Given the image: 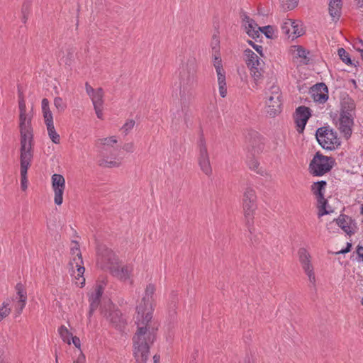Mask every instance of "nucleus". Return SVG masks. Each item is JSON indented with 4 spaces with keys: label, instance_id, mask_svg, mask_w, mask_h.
Returning <instances> with one entry per match:
<instances>
[{
    "label": "nucleus",
    "instance_id": "1",
    "mask_svg": "<svg viewBox=\"0 0 363 363\" xmlns=\"http://www.w3.org/2000/svg\"><path fill=\"white\" fill-rule=\"evenodd\" d=\"M19 130L21 135V188L27 189V171L33 156V133L31 125L33 113L28 111L22 94H19Z\"/></svg>",
    "mask_w": 363,
    "mask_h": 363
},
{
    "label": "nucleus",
    "instance_id": "2",
    "mask_svg": "<svg viewBox=\"0 0 363 363\" xmlns=\"http://www.w3.org/2000/svg\"><path fill=\"white\" fill-rule=\"evenodd\" d=\"M137 330L133 337L134 356L137 363H146L149 349L155 339L158 323L152 316H135Z\"/></svg>",
    "mask_w": 363,
    "mask_h": 363
},
{
    "label": "nucleus",
    "instance_id": "3",
    "mask_svg": "<svg viewBox=\"0 0 363 363\" xmlns=\"http://www.w3.org/2000/svg\"><path fill=\"white\" fill-rule=\"evenodd\" d=\"M196 60L189 58L179 72V99L182 109L188 106L192 97V89L196 82Z\"/></svg>",
    "mask_w": 363,
    "mask_h": 363
},
{
    "label": "nucleus",
    "instance_id": "4",
    "mask_svg": "<svg viewBox=\"0 0 363 363\" xmlns=\"http://www.w3.org/2000/svg\"><path fill=\"white\" fill-rule=\"evenodd\" d=\"M255 191L251 187L245 189L242 197V207L245 218V224L250 234H252L254 213L257 208Z\"/></svg>",
    "mask_w": 363,
    "mask_h": 363
},
{
    "label": "nucleus",
    "instance_id": "5",
    "mask_svg": "<svg viewBox=\"0 0 363 363\" xmlns=\"http://www.w3.org/2000/svg\"><path fill=\"white\" fill-rule=\"evenodd\" d=\"M155 286L152 284H149L145 289V294L141 302L136 307V315L140 316H152L153 303L155 301L154 294Z\"/></svg>",
    "mask_w": 363,
    "mask_h": 363
},
{
    "label": "nucleus",
    "instance_id": "6",
    "mask_svg": "<svg viewBox=\"0 0 363 363\" xmlns=\"http://www.w3.org/2000/svg\"><path fill=\"white\" fill-rule=\"evenodd\" d=\"M330 160V157L317 152L310 163V172L316 176H322L328 172L332 169Z\"/></svg>",
    "mask_w": 363,
    "mask_h": 363
},
{
    "label": "nucleus",
    "instance_id": "7",
    "mask_svg": "<svg viewBox=\"0 0 363 363\" xmlns=\"http://www.w3.org/2000/svg\"><path fill=\"white\" fill-rule=\"evenodd\" d=\"M116 143L117 140L113 136L106 138H99L96 141V145L97 147L101 149V154L104 157L99 161V164L100 166L104 167H113L119 166L120 162L112 160L109 161L105 155V152L108 150V147H112L113 144H116Z\"/></svg>",
    "mask_w": 363,
    "mask_h": 363
},
{
    "label": "nucleus",
    "instance_id": "8",
    "mask_svg": "<svg viewBox=\"0 0 363 363\" xmlns=\"http://www.w3.org/2000/svg\"><path fill=\"white\" fill-rule=\"evenodd\" d=\"M315 137L318 143L324 149L331 150L337 143L336 133L328 127L318 128Z\"/></svg>",
    "mask_w": 363,
    "mask_h": 363
},
{
    "label": "nucleus",
    "instance_id": "9",
    "mask_svg": "<svg viewBox=\"0 0 363 363\" xmlns=\"http://www.w3.org/2000/svg\"><path fill=\"white\" fill-rule=\"evenodd\" d=\"M245 62L250 70V74L257 83L262 77V71L259 67L260 61L258 56L251 50H245Z\"/></svg>",
    "mask_w": 363,
    "mask_h": 363
},
{
    "label": "nucleus",
    "instance_id": "10",
    "mask_svg": "<svg viewBox=\"0 0 363 363\" xmlns=\"http://www.w3.org/2000/svg\"><path fill=\"white\" fill-rule=\"evenodd\" d=\"M270 95L267 96V105L268 107L267 113L269 116L274 117L281 112V93L279 87L275 85L271 86L269 90Z\"/></svg>",
    "mask_w": 363,
    "mask_h": 363
},
{
    "label": "nucleus",
    "instance_id": "11",
    "mask_svg": "<svg viewBox=\"0 0 363 363\" xmlns=\"http://www.w3.org/2000/svg\"><path fill=\"white\" fill-rule=\"evenodd\" d=\"M98 263L104 269H111V266L116 265L118 262V259L114 252L106 246H99L98 248Z\"/></svg>",
    "mask_w": 363,
    "mask_h": 363
},
{
    "label": "nucleus",
    "instance_id": "12",
    "mask_svg": "<svg viewBox=\"0 0 363 363\" xmlns=\"http://www.w3.org/2000/svg\"><path fill=\"white\" fill-rule=\"evenodd\" d=\"M198 145L199 148V164L200 168L204 174L210 175L212 172V169L210 164L206 141L203 136L200 137Z\"/></svg>",
    "mask_w": 363,
    "mask_h": 363
},
{
    "label": "nucleus",
    "instance_id": "13",
    "mask_svg": "<svg viewBox=\"0 0 363 363\" xmlns=\"http://www.w3.org/2000/svg\"><path fill=\"white\" fill-rule=\"evenodd\" d=\"M246 138L248 141V155L255 157L260 154L264 149V143L258 133L250 132Z\"/></svg>",
    "mask_w": 363,
    "mask_h": 363
},
{
    "label": "nucleus",
    "instance_id": "14",
    "mask_svg": "<svg viewBox=\"0 0 363 363\" xmlns=\"http://www.w3.org/2000/svg\"><path fill=\"white\" fill-rule=\"evenodd\" d=\"M52 187L55 192V203L61 205L63 201V192L65 189V180L62 175L54 174L52 176Z\"/></svg>",
    "mask_w": 363,
    "mask_h": 363
},
{
    "label": "nucleus",
    "instance_id": "15",
    "mask_svg": "<svg viewBox=\"0 0 363 363\" xmlns=\"http://www.w3.org/2000/svg\"><path fill=\"white\" fill-rule=\"evenodd\" d=\"M310 116L311 112L309 108L301 106L296 108L294 115V121L297 126V131L299 133H303Z\"/></svg>",
    "mask_w": 363,
    "mask_h": 363
},
{
    "label": "nucleus",
    "instance_id": "16",
    "mask_svg": "<svg viewBox=\"0 0 363 363\" xmlns=\"http://www.w3.org/2000/svg\"><path fill=\"white\" fill-rule=\"evenodd\" d=\"M328 87L323 83L315 84L310 91L313 100L319 104H324L328 100Z\"/></svg>",
    "mask_w": 363,
    "mask_h": 363
},
{
    "label": "nucleus",
    "instance_id": "17",
    "mask_svg": "<svg viewBox=\"0 0 363 363\" xmlns=\"http://www.w3.org/2000/svg\"><path fill=\"white\" fill-rule=\"evenodd\" d=\"M282 33L286 35H289L290 33L293 34V38H297L303 35V31L302 28H300L298 23L288 19L285 21L281 26Z\"/></svg>",
    "mask_w": 363,
    "mask_h": 363
},
{
    "label": "nucleus",
    "instance_id": "18",
    "mask_svg": "<svg viewBox=\"0 0 363 363\" xmlns=\"http://www.w3.org/2000/svg\"><path fill=\"white\" fill-rule=\"evenodd\" d=\"M339 129L344 134L346 138L350 137L352 134V126L353 125L352 116L340 115Z\"/></svg>",
    "mask_w": 363,
    "mask_h": 363
},
{
    "label": "nucleus",
    "instance_id": "19",
    "mask_svg": "<svg viewBox=\"0 0 363 363\" xmlns=\"http://www.w3.org/2000/svg\"><path fill=\"white\" fill-rule=\"evenodd\" d=\"M107 318L113 326L118 330H122L126 323L125 318L122 316L121 312L118 309L111 310Z\"/></svg>",
    "mask_w": 363,
    "mask_h": 363
},
{
    "label": "nucleus",
    "instance_id": "20",
    "mask_svg": "<svg viewBox=\"0 0 363 363\" xmlns=\"http://www.w3.org/2000/svg\"><path fill=\"white\" fill-rule=\"evenodd\" d=\"M109 271L113 276L121 280L125 281L129 279L132 269L128 266H120L117 263L116 265L111 266V269Z\"/></svg>",
    "mask_w": 363,
    "mask_h": 363
},
{
    "label": "nucleus",
    "instance_id": "21",
    "mask_svg": "<svg viewBox=\"0 0 363 363\" xmlns=\"http://www.w3.org/2000/svg\"><path fill=\"white\" fill-rule=\"evenodd\" d=\"M16 298L18 299L17 301V306H16V310L17 313L21 314L23 309L24 308L27 300V295L26 292L25 291L23 286L18 283L16 286Z\"/></svg>",
    "mask_w": 363,
    "mask_h": 363
},
{
    "label": "nucleus",
    "instance_id": "22",
    "mask_svg": "<svg viewBox=\"0 0 363 363\" xmlns=\"http://www.w3.org/2000/svg\"><path fill=\"white\" fill-rule=\"evenodd\" d=\"M103 294V287L101 285L96 286L94 291L91 294L90 301L89 314L91 315L99 306L100 303L101 297Z\"/></svg>",
    "mask_w": 363,
    "mask_h": 363
},
{
    "label": "nucleus",
    "instance_id": "23",
    "mask_svg": "<svg viewBox=\"0 0 363 363\" xmlns=\"http://www.w3.org/2000/svg\"><path fill=\"white\" fill-rule=\"evenodd\" d=\"M76 250L77 251V255H75L72 260L69 262L70 269L72 272L73 270H77L80 274L82 271H85V268L83 264V259L82 257V254L80 252V250L78 246L76 247Z\"/></svg>",
    "mask_w": 363,
    "mask_h": 363
},
{
    "label": "nucleus",
    "instance_id": "24",
    "mask_svg": "<svg viewBox=\"0 0 363 363\" xmlns=\"http://www.w3.org/2000/svg\"><path fill=\"white\" fill-rule=\"evenodd\" d=\"M326 184V182L320 181L314 183L313 185L312 186V190L313 191V194L317 197L318 202H325V201H327L324 198L323 194V191L325 189Z\"/></svg>",
    "mask_w": 363,
    "mask_h": 363
},
{
    "label": "nucleus",
    "instance_id": "25",
    "mask_svg": "<svg viewBox=\"0 0 363 363\" xmlns=\"http://www.w3.org/2000/svg\"><path fill=\"white\" fill-rule=\"evenodd\" d=\"M244 27L250 37L254 39L259 37L262 27L258 26L255 21H250L249 23L244 24Z\"/></svg>",
    "mask_w": 363,
    "mask_h": 363
},
{
    "label": "nucleus",
    "instance_id": "26",
    "mask_svg": "<svg viewBox=\"0 0 363 363\" xmlns=\"http://www.w3.org/2000/svg\"><path fill=\"white\" fill-rule=\"evenodd\" d=\"M351 221V218L345 215H340L336 220L337 224L348 235L354 233L350 225Z\"/></svg>",
    "mask_w": 363,
    "mask_h": 363
},
{
    "label": "nucleus",
    "instance_id": "27",
    "mask_svg": "<svg viewBox=\"0 0 363 363\" xmlns=\"http://www.w3.org/2000/svg\"><path fill=\"white\" fill-rule=\"evenodd\" d=\"M247 164L249 166V168L257 174L260 175H264L265 173V171L262 169V167H259V162L258 160L255 158V157H253L250 155H248V161Z\"/></svg>",
    "mask_w": 363,
    "mask_h": 363
},
{
    "label": "nucleus",
    "instance_id": "28",
    "mask_svg": "<svg viewBox=\"0 0 363 363\" xmlns=\"http://www.w3.org/2000/svg\"><path fill=\"white\" fill-rule=\"evenodd\" d=\"M294 52L298 57L302 59V62L303 64H308L309 58L308 57V55L309 54V51L306 50L302 46L296 45L294 46Z\"/></svg>",
    "mask_w": 363,
    "mask_h": 363
},
{
    "label": "nucleus",
    "instance_id": "29",
    "mask_svg": "<svg viewBox=\"0 0 363 363\" xmlns=\"http://www.w3.org/2000/svg\"><path fill=\"white\" fill-rule=\"evenodd\" d=\"M47 130L48 133L49 138L50 140L55 144H59L60 141V138L59 134L56 132L54 123H50L46 125Z\"/></svg>",
    "mask_w": 363,
    "mask_h": 363
},
{
    "label": "nucleus",
    "instance_id": "30",
    "mask_svg": "<svg viewBox=\"0 0 363 363\" xmlns=\"http://www.w3.org/2000/svg\"><path fill=\"white\" fill-rule=\"evenodd\" d=\"M104 91L101 88L96 89V93L91 97L94 106H103Z\"/></svg>",
    "mask_w": 363,
    "mask_h": 363
},
{
    "label": "nucleus",
    "instance_id": "31",
    "mask_svg": "<svg viewBox=\"0 0 363 363\" xmlns=\"http://www.w3.org/2000/svg\"><path fill=\"white\" fill-rule=\"evenodd\" d=\"M354 108V104L351 100L345 101L342 105L340 115L352 116Z\"/></svg>",
    "mask_w": 363,
    "mask_h": 363
},
{
    "label": "nucleus",
    "instance_id": "32",
    "mask_svg": "<svg viewBox=\"0 0 363 363\" xmlns=\"http://www.w3.org/2000/svg\"><path fill=\"white\" fill-rule=\"evenodd\" d=\"M58 332L60 336L65 342L70 344V338L72 336V333H69L67 328L65 325H62L59 329Z\"/></svg>",
    "mask_w": 363,
    "mask_h": 363
},
{
    "label": "nucleus",
    "instance_id": "33",
    "mask_svg": "<svg viewBox=\"0 0 363 363\" xmlns=\"http://www.w3.org/2000/svg\"><path fill=\"white\" fill-rule=\"evenodd\" d=\"M298 5V0H281L282 9L285 11L292 10Z\"/></svg>",
    "mask_w": 363,
    "mask_h": 363
},
{
    "label": "nucleus",
    "instance_id": "34",
    "mask_svg": "<svg viewBox=\"0 0 363 363\" xmlns=\"http://www.w3.org/2000/svg\"><path fill=\"white\" fill-rule=\"evenodd\" d=\"M299 260L301 264L305 263H310V255L306 249L301 248L298 251Z\"/></svg>",
    "mask_w": 363,
    "mask_h": 363
},
{
    "label": "nucleus",
    "instance_id": "35",
    "mask_svg": "<svg viewBox=\"0 0 363 363\" xmlns=\"http://www.w3.org/2000/svg\"><path fill=\"white\" fill-rule=\"evenodd\" d=\"M213 54H218L220 52V40L218 36L214 35L211 43Z\"/></svg>",
    "mask_w": 363,
    "mask_h": 363
},
{
    "label": "nucleus",
    "instance_id": "36",
    "mask_svg": "<svg viewBox=\"0 0 363 363\" xmlns=\"http://www.w3.org/2000/svg\"><path fill=\"white\" fill-rule=\"evenodd\" d=\"M54 105L58 112H62L65 110L67 105L60 97H55L54 99Z\"/></svg>",
    "mask_w": 363,
    "mask_h": 363
},
{
    "label": "nucleus",
    "instance_id": "37",
    "mask_svg": "<svg viewBox=\"0 0 363 363\" xmlns=\"http://www.w3.org/2000/svg\"><path fill=\"white\" fill-rule=\"evenodd\" d=\"M338 55L340 59L347 65H352V61L349 57L348 53L342 48H339L337 50Z\"/></svg>",
    "mask_w": 363,
    "mask_h": 363
},
{
    "label": "nucleus",
    "instance_id": "38",
    "mask_svg": "<svg viewBox=\"0 0 363 363\" xmlns=\"http://www.w3.org/2000/svg\"><path fill=\"white\" fill-rule=\"evenodd\" d=\"M84 273V271H82V273L79 274L77 270H73L72 272V275L75 278V279L78 281L76 282V284L80 285L81 287H82L85 283V279L83 277Z\"/></svg>",
    "mask_w": 363,
    "mask_h": 363
},
{
    "label": "nucleus",
    "instance_id": "39",
    "mask_svg": "<svg viewBox=\"0 0 363 363\" xmlns=\"http://www.w3.org/2000/svg\"><path fill=\"white\" fill-rule=\"evenodd\" d=\"M45 125L53 123L52 113L50 109L43 111Z\"/></svg>",
    "mask_w": 363,
    "mask_h": 363
},
{
    "label": "nucleus",
    "instance_id": "40",
    "mask_svg": "<svg viewBox=\"0 0 363 363\" xmlns=\"http://www.w3.org/2000/svg\"><path fill=\"white\" fill-rule=\"evenodd\" d=\"M135 125V121L133 119H130L126 121V123L122 127V130L125 133V134H128V133L133 129Z\"/></svg>",
    "mask_w": 363,
    "mask_h": 363
},
{
    "label": "nucleus",
    "instance_id": "41",
    "mask_svg": "<svg viewBox=\"0 0 363 363\" xmlns=\"http://www.w3.org/2000/svg\"><path fill=\"white\" fill-rule=\"evenodd\" d=\"M261 32L264 33L267 38H272L274 33V30L271 26H267L262 27Z\"/></svg>",
    "mask_w": 363,
    "mask_h": 363
},
{
    "label": "nucleus",
    "instance_id": "42",
    "mask_svg": "<svg viewBox=\"0 0 363 363\" xmlns=\"http://www.w3.org/2000/svg\"><path fill=\"white\" fill-rule=\"evenodd\" d=\"M341 7H336L335 5L329 4V12L331 16H340V10Z\"/></svg>",
    "mask_w": 363,
    "mask_h": 363
},
{
    "label": "nucleus",
    "instance_id": "43",
    "mask_svg": "<svg viewBox=\"0 0 363 363\" xmlns=\"http://www.w3.org/2000/svg\"><path fill=\"white\" fill-rule=\"evenodd\" d=\"M318 203L320 204L318 216L321 217L324 215L328 214L329 211L326 209L327 201H325V202H318Z\"/></svg>",
    "mask_w": 363,
    "mask_h": 363
},
{
    "label": "nucleus",
    "instance_id": "44",
    "mask_svg": "<svg viewBox=\"0 0 363 363\" xmlns=\"http://www.w3.org/2000/svg\"><path fill=\"white\" fill-rule=\"evenodd\" d=\"M10 311V308H8L5 305L0 308V321L3 320L5 317L9 315Z\"/></svg>",
    "mask_w": 363,
    "mask_h": 363
},
{
    "label": "nucleus",
    "instance_id": "45",
    "mask_svg": "<svg viewBox=\"0 0 363 363\" xmlns=\"http://www.w3.org/2000/svg\"><path fill=\"white\" fill-rule=\"evenodd\" d=\"M247 42L260 55H262V56L263 55H262L263 48L262 45H257L252 40H248Z\"/></svg>",
    "mask_w": 363,
    "mask_h": 363
},
{
    "label": "nucleus",
    "instance_id": "46",
    "mask_svg": "<svg viewBox=\"0 0 363 363\" xmlns=\"http://www.w3.org/2000/svg\"><path fill=\"white\" fill-rule=\"evenodd\" d=\"M219 93L222 97H225L227 94L226 83L218 84Z\"/></svg>",
    "mask_w": 363,
    "mask_h": 363
},
{
    "label": "nucleus",
    "instance_id": "47",
    "mask_svg": "<svg viewBox=\"0 0 363 363\" xmlns=\"http://www.w3.org/2000/svg\"><path fill=\"white\" fill-rule=\"evenodd\" d=\"M123 149L128 152H133L134 151V145L133 143H128L124 144Z\"/></svg>",
    "mask_w": 363,
    "mask_h": 363
},
{
    "label": "nucleus",
    "instance_id": "48",
    "mask_svg": "<svg viewBox=\"0 0 363 363\" xmlns=\"http://www.w3.org/2000/svg\"><path fill=\"white\" fill-rule=\"evenodd\" d=\"M213 65H220L222 64V60L220 53L213 54Z\"/></svg>",
    "mask_w": 363,
    "mask_h": 363
},
{
    "label": "nucleus",
    "instance_id": "49",
    "mask_svg": "<svg viewBox=\"0 0 363 363\" xmlns=\"http://www.w3.org/2000/svg\"><path fill=\"white\" fill-rule=\"evenodd\" d=\"M96 114L99 118H102L103 113H102V106H94Z\"/></svg>",
    "mask_w": 363,
    "mask_h": 363
},
{
    "label": "nucleus",
    "instance_id": "50",
    "mask_svg": "<svg viewBox=\"0 0 363 363\" xmlns=\"http://www.w3.org/2000/svg\"><path fill=\"white\" fill-rule=\"evenodd\" d=\"M86 91L90 97L96 93V89H93L88 83H86Z\"/></svg>",
    "mask_w": 363,
    "mask_h": 363
},
{
    "label": "nucleus",
    "instance_id": "51",
    "mask_svg": "<svg viewBox=\"0 0 363 363\" xmlns=\"http://www.w3.org/2000/svg\"><path fill=\"white\" fill-rule=\"evenodd\" d=\"M302 267L306 274H310L311 272H313V267L311 263H305L304 264H302Z\"/></svg>",
    "mask_w": 363,
    "mask_h": 363
},
{
    "label": "nucleus",
    "instance_id": "52",
    "mask_svg": "<svg viewBox=\"0 0 363 363\" xmlns=\"http://www.w3.org/2000/svg\"><path fill=\"white\" fill-rule=\"evenodd\" d=\"M352 244L350 242L347 243V247L345 249H342L338 252H336V254H345L349 252L351 250Z\"/></svg>",
    "mask_w": 363,
    "mask_h": 363
},
{
    "label": "nucleus",
    "instance_id": "53",
    "mask_svg": "<svg viewBox=\"0 0 363 363\" xmlns=\"http://www.w3.org/2000/svg\"><path fill=\"white\" fill-rule=\"evenodd\" d=\"M352 244L350 242L347 243V247L345 249H342L338 252H336V254H345L349 252L351 250Z\"/></svg>",
    "mask_w": 363,
    "mask_h": 363
},
{
    "label": "nucleus",
    "instance_id": "54",
    "mask_svg": "<svg viewBox=\"0 0 363 363\" xmlns=\"http://www.w3.org/2000/svg\"><path fill=\"white\" fill-rule=\"evenodd\" d=\"M74 363H86L85 355L81 352L77 359L74 361Z\"/></svg>",
    "mask_w": 363,
    "mask_h": 363
},
{
    "label": "nucleus",
    "instance_id": "55",
    "mask_svg": "<svg viewBox=\"0 0 363 363\" xmlns=\"http://www.w3.org/2000/svg\"><path fill=\"white\" fill-rule=\"evenodd\" d=\"M225 72L217 74L218 83V84L225 83Z\"/></svg>",
    "mask_w": 363,
    "mask_h": 363
},
{
    "label": "nucleus",
    "instance_id": "56",
    "mask_svg": "<svg viewBox=\"0 0 363 363\" xmlns=\"http://www.w3.org/2000/svg\"><path fill=\"white\" fill-rule=\"evenodd\" d=\"M28 12H29V5L27 3H24L22 5L21 13L28 15Z\"/></svg>",
    "mask_w": 363,
    "mask_h": 363
},
{
    "label": "nucleus",
    "instance_id": "57",
    "mask_svg": "<svg viewBox=\"0 0 363 363\" xmlns=\"http://www.w3.org/2000/svg\"><path fill=\"white\" fill-rule=\"evenodd\" d=\"M47 109H50L49 101L47 99H43L42 100V111H45Z\"/></svg>",
    "mask_w": 363,
    "mask_h": 363
},
{
    "label": "nucleus",
    "instance_id": "58",
    "mask_svg": "<svg viewBox=\"0 0 363 363\" xmlns=\"http://www.w3.org/2000/svg\"><path fill=\"white\" fill-rule=\"evenodd\" d=\"M72 337V342L73 344L75 345V347L79 348L80 347V340L79 337Z\"/></svg>",
    "mask_w": 363,
    "mask_h": 363
},
{
    "label": "nucleus",
    "instance_id": "59",
    "mask_svg": "<svg viewBox=\"0 0 363 363\" xmlns=\"http://www.w3.org/2000/svg\"><path fill=\"white\" fill-rule=\"evenodd\" d=\"M214 67L216 69V71L217 74L225 72V71H224V69L223 68V65L222 64L220 65H214Z\"/></svg>",
    "mask_w": 363,
    "mask_h": 363
},
{
    "label": "nucleus",
    "instance_id": "60",
    "mask_svg": "<svg viewBox=\"0 0 363 363\" xmlns=\"http://www.w3.org/2000/svg\"><path fill=\"white\" fill-rule=\"evenodd\" d=\"M357 254L363 260V247H361V246H358L357 247Z\"/></svg>",
    "mask_w": 363,
    "mask_h": 363
},
{
    "label": "nucleus",
    "instance_id": "61",
    "mask_svg": "<svg viewBox=\"0 0 363 363\" xmlns=\"http://www.w3.org/2000/svg\"><path fill=\"white\" fill-rule=\"evenodd\" d=\"M254 21L253 19L250 18L246 14H244L242 16V22H243V25L245 24V23H249V21Z\"/></svg>",
    "mask_w": 363,
    "mask_h": 363
},
{
    "label": "nucleus",
    "instance_id": "62",
    "mask_svg": "<svg viewBox=\"0 0 363 363\" xmlns=\"http://www.w3.org/2000/svg\"><path fill=\"white\" fill-rule=\"evenodd\" d=\"M307 276L308 277L309 281L311 283L314 284L315 281V274H314L313 272H311L310 274H308Z\"/></svg>",
    "mask_w": 363,
    "mask_h": 363
},
{
    "label": "nucleus",
    "instance_id": "63",
    "mask_svg": "<svg viewBox=\"0 0 363 363\" xmlns=\"http://www.w3.org/2000/svg\"><path fill=\"white\" fill-rule=\"evenodd\" d=\"M73 242L74 243V246L71 248V252H72V255H77V251L76 250V247L78 246V247L79 248V244H78L77 242L74 241Z\"/></svg>",
    "mask_w": 363,
    "mask_h": 363
},
{
    "label": "nucleus",
    "instance_id": "64",
    "mask_svg": "<svg viewBox=\"0 0 363 363\" xmlns=\"http://www.w3.org/2000/svg\"><path fill=\"white\" fill-rule=\"evenodd\" d=\"M341 0H331L330 4L332 5H335L336 7H341Z\"/></svg>",
    "mask_w": 363,
    "mask_h": 363
}]
</instances>
